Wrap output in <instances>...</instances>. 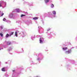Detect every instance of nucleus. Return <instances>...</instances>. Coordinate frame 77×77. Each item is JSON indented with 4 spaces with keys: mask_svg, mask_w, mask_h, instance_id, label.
I'll return each mask as SVG.
<instances>
[{
    "mask_svg": "<svg viewBox=\"0 0 77 77\" xmlns=\"http://www.w3.org/2000/svg\"><path fill=\"white\" fill-rule=\"evenodd\" d=\"M71 50H69L66 51L65 53L66 54H69V53H71Z\"/></svg>",
    "mask_w": 77,
    "mask_h": 77,
    "instance_id": "1",
    "label": "nucleus"
},
{
    "mask_svg": "<svg viewBox=\"0 0 77 77\" xmlns=\"http://www.w3.org/2000/svg\"><path fill=\"white\" fill-rule=\"evenodd\" d=\"M43 40H44V38H40L39 41L40 44H42L43 42H42Z\"/></svg>",
    "mask_w": 77,
    "mask_h": 77,
    "instance_id": "2",
    "label": "nucleus"
},
{
    "mask_svg": "<svg viewBox=\"0 0 77 77\" xmlns=\"http://www.w3.org/2000/svg\"><path fill=\"white\" fill-rule=\"evenodd\" d=\"M33 20H38V17H35L33 18Z\"/></svg>",
    "mask_w": 77,
    "mask_h": 77,
    "instance_id": "3",
    "label": "nucleus"
},
{
    "mask_svg": "<svg viewBox=\"0 0 77 77\" xmlns=\"http://www.w3.org/2000/svg\"><path fill=\"white\" fill-rule=\"evenodd\" d=\"M2 71H5L6 70H5V68L3 67V68H2Z\"/></svg>",
    "mask_w": 77,
    "mask_h": 77,
    "instance_id": "4",
    "label": "nucleus"
},
{
    "mask_svg": "<svg viewBox=\"0 0 77 77\" xmlns=\"http://www.w3.org/2000/svg\"><path fill=\"white\" fill-rule=\"evenodd\" d=\"M63 50H66L68 49V48L66 47V48H63Z\"/></svg>",
    "mask_w": 77,
    "mask_h": 77,
    "instance_id": "5",
    "label": "nucleus"
},
{
    "mask_svg": "<svg viewBox=\"0 0 77 77\" xmlns=\"http://www.w3.org/2000/svg\"><path fill=\"white\" fill-rule=\"evenodd\" d=\"M14 32H13L10 33V34L9 35V36H11V35H12L14 34Z\"/></svg>",
    "mask_w": 77,
    "mask_h": 77,
    "instance_id": "6",
    "label": "nucleus"
},
{
    "mask_svg": "<svg viewBox=\"0 0 77 77\" xmlns=\"http://www.w3.org/2000/svg\"><path fill=\"white\" fill-rule=\"evenodd\" d=\"M9 16L11 17V18H12V17H13V14H10L9 15Z\"/></svg>",
    "mask_w": 77,
    "mask_h": 77,
    "instance_id": "7",
    "label": "nucleus"
},
{
    "mask_svg": "<svg viewBox=\"0 0 77 77\" xmlns=\"http://www.w3.org/2000/svg\"><path fill=\"white\" fill-rule=\"evenodd\" d=\"M49 0H45V2L46 3H48V2H49Z\"/></svg>",
    "mask_w": 77,
    "mask_h": 77,
    "instance_id": "8",
    "label": "nucleus"
},
{
    "mask_svg": "<svg viewBox=\"0 0 77 77\" xmlns=\"http://www.w3.org/2000/svg\"><path fill=\"white\" fill-rule=\"evenodd\" d=\"M15 35L16 37H17L18 36V35H17V32H15Z\"/></svg>",
    "mask_w": 77,
    "mask_h": 77,
    "instance_id": "9",
    "label": "nucleus"
},
{
    "mask_svg": "<svg viewBox=\"0 0 77 77\" xmlns=\"http://www.w3.org/2000/svg\"><path fill=\"white\" fill-rule=\"evenodd\" d=\"M52 12L54 14V15H56V12L55 11H53Z\"/></svg>",
    "mask_w": 77,
    "mask_h": 77,
    "instance_id": "10",
    "label": "nucleus"
},
{
    "mask_svg": "<svg viewBox=\"0 0 77 77\" xmlns=\"http://www.w3.org/2000/svg\"><path fill=\"white\" fill-rule=\"evenodd\" d=\"M53 7H54V5L53 4H52L51 6V7L52 8H53Z\"/></svg>",
    "mask_w": 77,
    "mask_h": 77,
    "instance_id": "11",
    "label": "nucleus"
},
{
    "mask_svg": "<svg viewBox=\"0 0 77 77\" xmlns=\"http://www.w3.org/2000/svg\"><path fill=\"white\" fill-rule=\"evenodd\" d=\"M6 36V38H8V36H9V35L8 34H7Z\"/></svg>",
    "mask_w": 77,
    "mask_h": 77,
    "instance_id": "12",
    "label": "nucleus"
},
{
    "mask_svg": "<svg viewBox=\"0 0 77 77\" xmlns=\"http://www.w3.org/2000/svg\"><path fill=\"white\" fill-rule=\"evenodd\" d=\"M24 16H26V15L22 14L21 16V17H24Z\"/></svg>",
    "mask_w": 77,
    "mask_h": 77,
    "instance_id": "13",
    "label": "nucleus"
},
{
    "mask_svg": "<svg viewBox=\"0 0 77 77\" xmlns=\"http://www.w3.org/2000/svg\"><path fill=\"white\" fill-rule=\"evenodd\" d=\"M0 35H1L2 37V36H3V34H2V33H0Z\"/></svg>",
    "mask_w": 77,
    "mask_h": 77,
    "instance_id": "14",
    "label": "nucleus"
},
{
    "mask_svg": "<svg viewBox=\"0 0 77 77\" xmlns=\"http://www.w3.org/2000/svg\"><path fill=\"white\" fill-rule=\"evenodd\" d=\"M6 19L5 18H4L3 19V21H6Z\"/></svg>",
    "mask_w": 77,
    "mask_h": 77,
    "instance_id": "15",
    "label": "nucleus"
},
{
    "mask_svg": "<svg viewBox=\"0 0 77 77\" xmlns=\"http://www.w3.org/2000/svg\"><path fill=\"white\" fill-rule=\"evenodd\" d=\"M11 42H9V43L8 44V45H11Z\"/></svg>",
    "mask_w": 77,
    "mask_h": 77,
    "instance_id": "16",
    "label": "nucleus"
},
{
    "mask_svg": "<svg viewBox=\"0 0 77 77\" xmlns=\"http://www.w3.org/2000/svg\"><path fill=\"white\" fill-rule=\"evenodd\" d=\"M19 11H20V10L19 9H18L17 11V12H18V13H19Z\"/></svg>",
    "mask_w": 77,
    "mask_h": 77,
    "instance_id": "17",
    "label": "nucleus"
},
{
    "mask_svg": "<svg viewBox=\"0 0 77 77\" xmlns=\"http://www.w3.org/2000/svg\"><path fill=\"white\" fill-rule=\"evenodd\" d=\"M4 15V13H2L1 15V17H2L3 16V15Z\"/></svg>",
    "mask_w": 77,
    "mask_h": 77,
    "instance_id": "18",
    "label": "nucleus"
},
{
    "mask_svg": "<svg viewBox=\"0 0 77 77\" xmlns=\"http://www.w3.org/2000/svg\"><path fill=\"white\" fill-rule=\"evenodd\" d=\"M51 29H48V31H49V30H50Z\"/></svg>",
    "mask_w": 77,
    "mask_h": 77,
    "instance_id": "19",
    "label": "nucleus"
},
{
    "mask_svg": "<svg viewBox=\"0 0 77 77\" xmlns=\"http://www.w3.org/2000/svg\"><path fill=\"white\" fill-rule=\"evenodd\" d=\"M1 6H2V5H1V4H0V7H1Z\"/></svg>",
    "mask_w": 77,
    "mask_h": 77,
    "instance_id": "20",
    "label": "nucleus"
},
{
    "mask_svg": "<svg viewBox=\"0 0 77 77\" xmlns=\"http://www.w3.org/2000/svg\"><path fill=\"white\" fill-rule=\"evenodd\" d=\"M1 28L2 29H3V27H1Z\"/></svg>",
    "mask_w": 77,
    "mask_h": 77,
    "instance_id": "21",
    "label": "nucleus"
},
{
    "mask_svg": "<svg viewBox=\"0 0 77 77\" xmlns=\"http://www.w3.org/2000/svg\"><path fill=\"white\" fill-rule=\"evenodd\" d=\"M13 72H14V71H15V70H13Z\"/></svg>",
    "mask_w": 77,
    "mask_h": 77,
    "instance_id": "22",
    "label": "nucleus"
}]
</instances>
